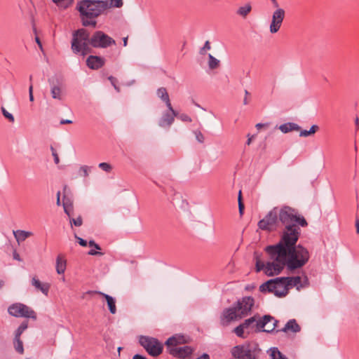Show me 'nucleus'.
<instances>
[{"label": "nucleus", "instance_id": "1", "mask_svg": "<svg viewBox=\"0 0 359 359\" xmlns=\"http://www.w3.org/2000/svg\"><path fill=\"white\" fill-rule=\"evenodd\" d=\"M297 211L289 207L278 208V219L283 228L281 229L280 238L278 243L268 245L269 250H275L283 255L285 252H292L307 262L310 258L309 250L301 244L297 245L301 234V229L297 225H294V220Z\"/></svg>", "mask_w": 359, "mask_h": 359}, {"label": "nucleus", "instance_id": "2", "mask_svg": "<svg viewBox=\"0 0 359 359\" xmlns=\"http://www.w3.org/2000/svg\"><path fill=\"white\" fill-rule=\"evenodd\" d=\"M268 245L264 248V251L268 255L269 258L271 262H267L264 264L261 261L262 254L258 252H254V259H255V269L257 272H259L262 270L264 271V273L268 276H273L278 275L284 269L285 267L289 271H294L296 269H301L308 262L292 252H285L281 255L275 251H278V249L273 250H269Z\"/></svg>", "mask_w": 359, "mask_h": 359}, {"label": "nucleus", "instance_id": "3", "mask_svg": "<svg viewBox=\"0 0 359 359\" xmlns=\"http://www.w3.org/2000/svg\"><path fill=\"white\" fill-rule=\"evenodd\" d=\"M115 44V40L102 31H96L90 36L88 30L81 28L73 32L71 48L74 53L84 56L91 51L90 46L95 48H107Z\"/></svg>", "mask_w": 359, "mask_h": 359}, {"label": "nucleus", "instance_id": "4", "mask_svg": "<svg viewBox=\"0 0 359 359\" xmlns=\"http://www.w3.org/2000/svg\"><path fill=\"white\" fill-rule=\"evenodd\" d=\"M255 304V299L252 297H243L238 299L232 306L223 310L220 316V323L222 326H227L232 321L241 320L248 316Z\"/></svg>", "mask_w": 359, "mask_h": 359}, {"label": "nucleus", "instance_id": "5", "mask_svg": "<svg viewBox=\"0 0 359 359\" xmlns=\"http://www.w3.org/2000/svg\"><path fill=\"white\" fill-rule=\"evenodd\" d=\"M76 8L80 13L83 26L95 27V18L107 10V1L82 0L77 4Z\"/></svg>", "mask_w": 359, "mask_h": 359}, {"label": "nucleus", "instance_id": "6", "mask_svg": "<svg viewBox=\"0 0 359 359\" xmlns=\"http://www.w3.org/2000/svg\"><path fill=\"white\" fill-rule=\"evenodd\" d=\"M278 323V321L270 315H264L261 319L259 314H255L252 317L245 319L242 324L247 330L248 334L251 332L270 333L275 331Z\"/></svg>", "mask_w": 359, "mask_h": 359}, {"label": "nucleus", "instance_id": "7", "mask_svg": "<svg viewBox=\"0 0 359 359\" xmlns=\"http://www.w3.org/2000/svg\"><path fill=\"white\" fill-rule=\"evenodd\" d=\"M183 343H184V337L175 335L169 337L165 344L168 346V351L170 355L175 358L184 359L192 354L194 349L189 346H177Z\"/></svg>", "mask_w": 359, "mask_h": 359}, {"label": "nucleus", "instance_id": "8", "mask_svg": "<svg viewBox=\"0 0 359 359\" xmlns=\"http://www.w3.org/2000/svg\"><path fill=\"white\" fill-rule=\"evenodd\" d=\"M231 353L236 359H259L262 350L257 343H246L233 346Z\"/></svg>", "mask_w": 359, "mask_h": 359}, {"label": "nucleus", "instance_id": "9", "mask_svg": "<svg viewBox=\"0 0 359 359\" xmlns=\"http://www.w3.org/2000/svg\"><path fill=\"white\" fill-rule=\"evenodd\" d=\"M139 343L152 357H157L163 352V345L156 338L142 335L139 338Z\"/></svg>", "mask_w": 359, "mask_h": 359}, {"label": "nucleus", "instance_id": "10", "mask_svg": "<svg viewBox=\"0 0 359 359\" xmlns=\"http://www.w3.org/2000/svg\"><path fill=\"white\" fill-rule=\"evenodd\" d=\"M8 313L15 318H27L36 320V313L28 306L22 303H15L8 308Z\"/></svg>", "mask_w": 359, "mask_h": 359}, {"label": "nucleus", "instance_id": "11", "mask_svg": "<svg viewBox=\"0 0 359 359\" xmlns=\"http://www.w3.org/2000/svg\"><path fill=\"white\" fill-rule=\"evenodd\" d=\"M278 208L275 207L269 213L258 222V226L260 229L273 231L278 226Z\"/></svg>", "mask_w": 359, "mask_h": 359}, {"label": "nucleus", "instance_id": "12", "mask_svg": "<svg viewBox=\"0 0 359 359\" xmlns=\"http://www.w3.org/2000/svg\"><path fill=\"white\" fill-rule=\"evenodd\" d=\"M283 280L282 277H278L273 279H270L266 282L264 283L259 286V291L262 292H270L273 293L278 297H284L287 295V290L277 289L276 285L278 282L280 283Z\"/></svg>", "mask_w": 359, "mask_h": 359}, {"label": "nucleus", "instance_id": "13", "mask_svg": "<svg viewBox=\"0 0 359 359\" xmlns=\"http://www.w3.org/2000/svg\"><path fill=\"white\" fill-rule=\"evenodd\" d=\"M285 12L283 8H278L273 13L272 20L270 24V32L275 34L280 29L282 22L284 20Z\"/></svg>", "mask_w": 359, "mask_h": 359}, {"label": "nucleus", "instance_id": "14", "mask_svg": "<svg viewBox=\"0 0 359 359\" xmlns=\"http://www.w3.org/2000/svg\"><path fill=\"white\" fill-rule=\"evenodd\" d=\"M176 116H177V112L172 107V109H168V111L163 114L158 124L161 127H170Z\"/></svg>", "mask_w": 359, "mask_h": 359}, {"label": "nucleus", "instance_id": "15", "mask_svg": "<svg viewBox=\"0 0 359 359\" xmlns=\"http://www.w3.org/2000/svg\"><path fill=\"white\" fill-rule=\"evenodd\" d=\"M87 293L88 294H98L101 295L102 297H103L107 301V306H108V309H109L110 313L111 314L116 313V306L115 298H114L113 297H111L107 294L100 292V291H96V290L88 291Z\"/></svg>", "mask_w": 359, "mask_h": 359}, {"label": "nucleus", "instance_id": "16", "mask_svg": "<svg viewBox=\"0 0 359 359\" xmlns=\"http://www.w3.org/2000/svg\"><path fill=\"white\" fill-rule=\"evenodd\" d=\"M86 65L91 69H98L104 65V59L100 56L90 55L86 60Z\"/></svg>", "mask_w": 359, "mask_h": 359}, {"label": "nucleus", "instance_id": "17", "mask_svg": "<svg viewBox=\"0 0 359 359\" xmlns=\"http://www.w3.org/2000/svg\"><path fill=\"white\" fill-rule=\"evenodd\" d=\"M283 280H285V285L289 288L290 287H296L297 290L306 286L305 284L302 283V278L300 276L294 277H282Z\"/></svg>", "mask_w": 359, "mask_h": 359}, {"label": "nucleus", "instance_id": "18", "mask_svg": "<svg viewBox=\"0 0 359 359\" xmlns=\"http://www.w3.org/2000/svg\"><path fill=\"white\" fill-rule=\"evenodd\" d=\"M301 330L300 326L297 324L295 319H291L287 321V323L285 325L284 327L280 330H276V332H286L289 330L292 331L294 333L299 332Z\"/></svg>", "mask_w": 359, "mask_h": 359}, {"label": "nucleus", "instance_id": "19", "mask_svg": "<svg viewBox=\"0 0 359 359\" xmlns=\"http://www.w3.org/2000/svg\"><path fill=\"white\" fill-rule=\"evenodd\" d=\"M32 285L37 290L41 291L45 295H48L50 285L47 283H41L38 278L36 277H33L32 279Z\"/></svg>", "mask_w": 359, "mask_h": 359}, {"label": "nucleus", "instance_id": "20", "mask_svg": "<svg viewBox=\"0 0 359 359\" xmlns=\"http://www.w3.org/2000/svg\"><path fill=\"white\" fill-rule=\"evenodd\" d=\"M157 96L165 103L168 109H172V105L170 100L169 95L165 88L161 87L158 88L156 91Z\"/></svg>", "mask_w": 359, "mask_h": 359}, {"label": "nucleus", "instance_id": "21", "mask_svg": "<svg viewBox=\"0 0 359 359\" xmlns=\"http://www.w3.org/2000/svg\"><path fill=\"white\" fill-rule=\"evenodd\" d=\"M278 128L283 133H287L291 131H299L301 130V127L298 124L292 122L283 123L280 125Z\"/></svg>", "mask_w": 359, "mask_h": 359}, {"label": "nucleus", "instance_id": "22", "mask_svg": "<svg viewBox=\"0 0 359 359\" xmlns=\"http://www.w3.org/2000/svg\"><path fill=\"white\" fill-rule=\"evenodd\" d=\"M67 266L66 259L62 256L58 255L56 258V271L58 274H63Z\"/></svg>", "mask_w": 359, "mask_h": 359}, {"label": "nucleus", "instance_id": "23", "mask_svg": "<svg viewBox=\"0 0 359 359\" xmlns=\"http://www.w3.org/2000/svg\"><path fill=\"white\" fill-rule=\"evenodd\" d=\"M13 235L17 242L20 243L24 241L26 238H29L32 235L31 231H26L24 230L13 231Z\"/></svg>", "mask_w": 359, "mask_h": 359}, {"label": "nucleus", "instance_id": "24", "mask_svg": "<svg viewBox=\"0 0 359 359\" xmlns=\"http://www.w3.org/2000/svg\"><path fill=\"white\" fill-rule=\"evenodd\" d=\"M51 96L53 99L62 100L63 99L62 90L60 86L52 85L50 88Z\"/></svg>", "mask_w": 359, "mask_h": 359}, {"label": "nucleus", "instance_id": "25", "mask_svg": "<svg viewBox=\"0 0 359 359\" xmlns=\"http://www.w3.org/2000/svg\"><path fill=\"white\" fill-rule=\"evenodd\" d=\"M63 208L65 212L71 217L72 212H73V204L70 199L67 198L65 196L63 198Z\"/></svg>", "mask_w": 359, "mask_h": 359}, {"label": "nucleus", "instance_id": "26", "mask_svg": "<svg viewBox=\"0 0 359 359\" xmlns=\"http://www.w3.org/2000/svg\"><path fill=\"white\" fill-rule=\"evenodd\" d=\"M13 346L16 352H18L20 354H22L24 353L23 342L20 338L14 337Z\"/></svg>", "mask_w": 359, "mask_h": 359}, {"label": "nucleus", "instance_id": "27", "mask_svg": "<svg viewBox=\"0 0 359 359\" xmlns=\"http://www.w3.org/2000/svg\"><path fill=\"white\" fill-rule=\"evenodd\" d=\"M251 9H252V7H251L250 4H248L245 5L244 6H241L237 11V14L243 18H245L248 15V13L251 11Z\"/></svg>", "mask_w": 359, "mask_h": 359}, {"label": "nucleus", "instance_id": "28", "mask_svg": "<svg viewBox=\"0 0 359 359\" xmlns=\"http://www.w3.org/2000/svg\"><path fill=\"white\" fill-rule=\"evenodd\" d=\"M318 129H319L318 126L313 125L309 130H300L299 136L300 137H308L309 135H313Z\"/></svg>", "mask_w": 359, "mask_h": 359}, {"label": "nucleus", "instance_id": "29", "mask_svg": "<svg viewBox=\"0 0 359 359\" xmlns=\"http://www.w3.org/2000/svg\"><path fill=\"white\" fill-rule=\"evenodd\" d=\"M28 327V322L27 321H23L20 326L17 328V330L15 331V337H19L20 338L22 334L24 332L25 330Z\"/></svg>", "mask_w": 359, "mask_h": 359}, {"label": "nucleus", "instance_id": "30", "mask_svg": "<svg viewBox=\"0 0 359 359\" xmlns=\"http://www.w3.org/2000/svg\"><path fill=\"white\" fill-rule=\"evenodd\" d=\"M294 225H297L299 227H305L308 225V223L303 216L298 215L297 213L294 220Z\"/></svg>", "mask_w": 359, "mask_h": 359}, {"label": "nucleus", "instance_id": "31", "mask_svg": "<svg viewBox=\"0 0 359 359\" xmlns=\"http://www.w3.org/2000/svg\"><path fill=\"white\" fill-rule=\"evenodd\" d=\"M123 5V0H109V2L107 1V10L111 7L121 8Z\"/></svg>", "mask_w": 359, "mask_h": 359}, {"label": "nucleus", "instance_id": "32", "mask_svg": "<svg viewBox=\"0 0 359 359\" xmlns=\"http://www.w3.org/2000/svg\"><path fill=\"white\" fill-rule=\"evenodd\" d=\"M208 66L210 69L217 68L219 64V60L213 57L211 54H208Z\"/></svg>", "mask_w": 359, "mask_h": 359}, {"label": "nucleus", "instance_id": "33", "mask_svg": "<svg viewBox=\"0 0 359 359\" xmlns=\"http://www.w3.org/2000/svg\"><path fill=\"white\" fill-rule=\"evenodd\" d=\"M55 4H56L58 6L67 8L69 6L72 4L74 0H52Z\"/></svg>", "mask_w": 359, "mask_h": 359}, {"label": "nucleus", "instance_id": "34", "mask_svg": "<svg viewBox=\"0 0 359 359\" xmlns=\"http://www.w3.org/2000/svg\"><path fill=\"white\" fill-rule=\"evenodd\" d=\"M271 359H287L278 351V348L276 347L271 348Z\"/></svg>", "mask_w": 359, "mask_h": 359}, {"label": "nucleus", "instance_id": "35", "mask_svg": "<svg viewBox=\"0 0 359 359\" xmlns=\"http://www.w3.org/2000/svg\"><path fill=\"white\" fill-rule=\"evenodd\" d=\"M245 328L243 325V324H240L238 326L234 328L233 332L238 337L243 339L246 338V336L244 334V330Z\"/></svg>", "mask_w": 359, "mask_h": 359}, {"label": "nucleus", "instance_id": "36", "mask_svg": "<svg viewBox=\"0 0 359 359\" xmlns=\"http://www.w3.org/2000/svg\"><path fill=\"white\" fill-rule=\"evenodd\" d=\"M70 224H74L76 226H81L83 224V220L81 216H79L76 219L69 217Z\"/></svg>", "mask_w": 359, "mask_h": 359}, {"label": "nucleus", "instance_id": "37", "mask_svg": "<svg viewBox=\"0 0 359 359\" xmlns=\"http://www.w3.org/2000/svg\"><path fill=\"white\" fill-rule=\"evenodd\" d=\"M1 111L4 117L6 118L10 122L13 123L15 121L13 115L6 111V109L3 107H1Z\"/></svg>", "mask_w": 359, "mask_h": 359}, {"label": "nucleus", "instance_id": "38", "mask_svg": "<svg viewBox=\"0 0 359 359\" xmlns=\"http://www.w3.org/2000/svg\"><path fill=\"white\" fill-rule=\"evenodd\" d=\"M98 166L100 168L107 172H109L112 169L111 165L108 163H99Z\"/></svg>", "mask_w": 359, "mask_h": 359}, {"label": "nucleus", "instance_id": "39", "mask_svg": "<svg viewBox=\"0 0 359 359\" xmlns=\"http://www.w3.org/2000/svg\"><path fill=\"white\" fill-rule=\"evenodd\" d=\"M194 134L196 136V139L198 142L203 143L204 142L205 137L201 131L196 130L194 131Z\"/></svg>", "mask_w": 359, "mask_h": 359}, {"label": "nucleus", "instance_id": "40", "mask_svg": "<svg viewBox=\"0 0 359 359\" xmlns=\"http://www.w3.org/2000/svg\"><path fill=\"white\" fill-rule=\"evenodd\" d=\"M90 169V168L87 165H82L79 169V172H82L84 177H88Z\"/></svg>", "mask_w": 359, "mask_h": 359}, {"label": "nucleus", "instance_id": "41", "mask_svg": "<svg viewBox=\"0 0 359 359\" xmlns=\"http://www.w3.org/2000/svg\"><path fill=\"white\" fill-rule=\"evenodd\" d=\"M177 117L179 119L182 120V121H185V122H191V118L188 115H187L185 114H182L180 115L177 114Z\"/></svg>", "mask_w": 359, "mask_h": 359}, {"label": "nucleus", "instance_id": "42", "mask_svg": "<svg viewBox=\"0 0 359 359\" xmlns=\"http://www.w3.org/2000/svg\"><path fill=\"white\" fill-rule=\"evenodd\" d=\"M210 48H211V46H210L209 41H205L203 47L202 48H201V50H200V54L201 55L205 54V51L206 50H210Z\"/></svg>", "mask_w": 359, "mask_h": 359}, {"label": "nucleus", "instance_id": "43", "mask_svg": "<svg viewBox=\"0 0 359 359\" xmlns=\"http://www.w3.org/2000/svg\"><path fill=\"white\" fill-rule=\"evenodd\" d=\"M285 284H286L285 280H283L280 283L278 282V284H277L276 286H277V289H279V290H283L285 288L287 290V294L289 288L287 287V285Z\"/></svg>", "mask_w": 359, "mask_h": 359}, {"label": "nucleus", "instance_id": "44", "mask_svg": "<svg viewBox=\"0 0 359 359\" xmlns=\"http://www.w3.org/2000/svg\"><path fill=\"white\" fill-rule=\"evenodd\" d=\"M74 237L78 241L80 245L83 247H86L88 243L86 240L79 237L76 234L74 235Z\"/></svg>", "mask_w": 359, "mask_h": 359}, {"label": "nucleus", "instance_id": "45", "mask_svg": "<svg viewBox=\"0 0 359 359\" xmlns=\"http://www.w3.org/2000/svg\"><path fill=\"white\" fill-rule=\"evenodd\" d=\"M29 99L31 102L34 101V95H33V85H29Z\"/></svg>", "mask_w": 359, "mask_h": 359}, {"label": "nucleus", "instance_id": "46", "mask_svg": "<svg viewBox=\"0 0 359 359\" xmlns=\"http://www.w3.org/2000/svg\"><path fill=\"white\" fill-rule=\"evenodd\" d=\"M238 210L241 215H243L244 211V204L243 201H239L238 203Z\"/></svg>", "mask_w": 359, "mask_h": 359}, {"label": "nucleus", "instance_id": "47", "mask_svg": "<svg viewBox=\"0 0 359 359\" xmlns=\"http://www.w3.org/2000/svg\"><path fill=\"white\" fill-rule=\"evenodd\" d=\"M88 254L89 255H102L103 253L102 252H100L99 251H97V250H90L88 251Z\"/></svg>", "mask_w": 359, "mask_h": 359}, {"label": "nucleus", "instance_id": "48", "mask_svg": "<svg viewBox=\"0 0 359 359\" xmlns=\"http://www.w3.org/2000/svg\"><path fill=\"white\" fill-rule=\"evenodd\" d=\"M13 259H15V260H18L19 262L21 261V258H20V255L16 252V250H14L13 253Z\"/></svg>", "mask_w": 359, "mask_h": 359}, {"label": "nucleus", "instance_id": "49", "mask_svg": "<svg viewBox=\"0 0 359 359\" xmlns=\"http://www.w3.org/2000/svg\"><path fill=\"white\" fill-rule=\"evenodd\" d=\"M108 79L110 81L111 85L114 86L116 85V83L117 81L116 79L112 76H110L108 77Z\"/></svg>", "mask_w": 359, "mask_h": 359}, {"label": "nucleus", "instance_id": "50", "mask_svg": "<svg viewBox=\"0 0 359 359\" xmlns=\"http://www.w3.org/2000/svg\"><path fill=\"white\" fill-rule=\"evenodd\" d=\"M133 359H147V357L140 355V354H135L133 355Z\"/></svg>", "mask_w": 359, "mask_h": 359}, {"label": "nucleus", "instance_id": "51", "mask_svg": "<svg viewBox=\"0 0 359 359\" xmlns=\"http://www.w3.org/2000/svg\"><path fill=\"white\" fill-rule=\"evenodd\" d=\"M53 156L54 158V162L55 164H58L60 163V158L57 154H53Z\"/></svg>", "mask_w": 359, "mask_h": 359}, {"label": "nucleus", "instance_id": "52", "mask_svg": "<svg viewBox=\"0 0 359 359\" xmlns=\"http://www.w3.org/2000/svg\"><path fill=\"white\" fill-rule=\"evenodd\" d=\"M355 226L356 228V233L358 234H359V219L358 218H356V219H355Z\"/></svg>", "mask_w": 359, "mask_h": 359}, {"label": "nucleus", "instance_id": "53", "mask_svg": "<svg viewBox=\"0 0 359 359\" xmlns=\"http://www.w3.org/2000/svg\"><path fill=\"white\" fill-rule=\"evenodd\" d=\"M72 121L71 120H69V119H62L60 121V124H70L72 123Z\"/></svg>", "mask_w": 359, "mask_h": 359}, {"label": "nucleus", "instance_id": "54", "mask_svg": "<svg viewBox=\"0 0 359 359\" xmlns=\"http://www.w3.org/2000/svg\"><path fill=\"white\" fill-rule=\"evenodd\" d=\"M196 359H210V355L208 353H203L201 356Z\"/></svg>", "mask_w": 359, "mask_h": 359}, {"label": "nucleus", "instance_id": "55", "mask_svg": "<svg viewBox=\"0 0 359 359\" xmlns=\"http://www.w3.org/2000/svg\"><path fill=\"white\" fill-rule=\"evenodd\" d=\"M355 132L359 129V118L356 117L355 118Z\"/></svg>", "mask_w": 359, "mask_h": 359}, {"label": "nucleus", "instance_id": "56", "mask_svg": "<svg viewBox=\"0 0 359 359\" xmlns=\"http://www.w3.org/2000/svg\"><path fill=\"white\" fill-rule=\"evenodd\" d=\"M273 4V6L276 8V9L279 8V4L277 1V0H271Z\"/></svg>", "mask_w": 359, "mask_h": 359}, {"label": "nucleus", "instance_id": "57", "mask_svg": "<svg viewBox=\"0 0 359 359\" xmlns=\"http://www.w3.org/2000/svg\"><path fill=\"white\" fill-rule=\"evenodd\" d=\"M60 191H58L57 193V202H56L57 205H60Z\"/></svg>", "mask_w": 359, "mask_h": 359}, {"label": "nucleus", "instance_id": "58", "mask_svg": "<svg viewBox=\"0 0 359 359\" xmlns=\"http://www.w3.org/2000/svg\"><path fill=\"white\" fill-rule=\"evenodd\" d=\"M35 40H36V42L37 43V44L39 45V46L40 47V48L42 49V44H41V41L39 39V37L36 36Z\"/></svg>", "mask_w": 359, "mask_h": 359}, {"label": "nucleus", "instance_id": "59", "mask_svg": "<svg viewBox=\"0 0 359 359\" xmlns=\"http://www.w3.org/2000/svg\"><path fill=\"white\" fill-rule=\"evenodd\" d=\"M88 245L90 247H94L96 245V243L93 240H90L88 242Z\"/></svg>", "mask_w": 359, "mask_h": 359}, {"label": "nucleus", "instance_id": "60", "mask_svg": "<svg viewBox=\"0 0 359 359\" xmlns=\"http://www.w3.org/2000/svg\"><path fill=\"white\" fill-rule=\"evenodd\" d=\"M264 126V124L261 123H257V124L256 125V128H257V129H260V128H262Z\"/></svg>", "mask_w": 359, "mask_h": 359}, {"label": "nucleus", "instance_id": "61", "mask_svg": "<svg viewBox=\"0 0 359 359\" xmlns=\"http://www.w3.org/2000/svg\"><path fill=\"white\" fill-rule=\"evenodd\" d=\"M238 202L239 201H242V196H241V190L239 191V193H238Z\"/></svg>", "mask_w": 359, "mask_h": 359}, {"label": "nucleus", "instance_id": "62", "mask_svg": "<svg viewBox=\"0 0 359 359\" xmlns=\"http://www.w3.org/2000/svg\"><path fill=\"white\" fill-rule=\"evenodd\" d=\"M123 46H127V43H128V37L123 38Z\"/></svg>", "mask_w": 359, "mask_h": 359}, {"label": "nucleus", "instance_id": "63", "mask_svg": "<svg viewBox=\"0 0 359 359\" xmlns=\"http://www.w3.org/2000/svg\"><path fill=\"white\" fill-rule=\"evenodd\" d=\"M50 150H51L52 154H57L55 149H54V147L53 146L50 147Z\"/></svg>", "mask_w": 359, "mask_h": 359}, {"label": "nucleus", "instance_id": "64", "mask_svg": "<svg viewBox=\"0 0 359 359\" xmlns=\"http://www.w3.org/2000/svg\"><path fill=\"white\" fill-rule=\"evenodd\" d=\"M4 285V281L3 280H0V289H1Z\"/></svg>", "mask_w": 359, "mask_h": 359}]
</instances>
